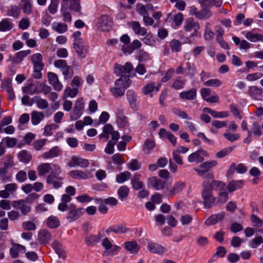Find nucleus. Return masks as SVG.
<instances>
[{"instance_id":"nucleus-46","label":"nucleus","mask_w":263,"mask_h":263,"mask_svg":"<svg viewBox=\"0 0 263 263\" xmlns=\"http://www.w3.org/2000/svg\"><path fill=\"white\" fill-rule=\"evenodd\" d=\"M52 28L59 33H63L67 30V25L63 23L54 22L52 24Z\"/></svg>"},{"instance_id":"nucleus-49","label":"nucleus","mask_w":263,"mask_h":263,"mask_svg":"<svg viewBox=\"0 0 263 263\" xmlns=\"http://www.w3.org/2000/svg\"><path fill=\"white\" fill-rule=\"evenodd\" d=\"M214 35V32L211 29V25L210 23L207 22L205 25V30L204 33V37L205 40H211Z\"/></svg>"},{"instance_id":"nucleus-54","label":"nucleus","mask_w":263,"mask_h":263,"mask_svg":"<svg viewBox=\"0 0 263 263\" xmlns=\"http://www.w3.org/2000/svg\"><path fill=\"white\" fill-rule=\"evenodd\" d=\"M13 24L8 19H4L0 22V31L5 32L10 30L13 28Z\"/></svg>"},{"instance_id":"nucleus-29","label":"nucleus","mask_w":263,"mask_h":263,"mask_svg":"<svg viewBox=\"0 0 263 263\" xmlns=\"http://www.w3.org/2000/svg\"><path fill=\"white\" fill-rule=\"evenodd\" d=\"M45 118L43 112L34 110L31 114V121L33 125H38Z\"/></svg>"},{"instance_id":"nucleus-16","label":"nucleus","mask_w":263,"mask_h":263,"mask_svg":"<svg viewBox=\"0 0 263 263\" xmlns=\"http://www.w3.org/2000/svg\"><path fill=\"white\" fill-rule=\"evenodd\" d=\"M200 92L202 99L209 103H217L219 101V97L217 95L210 96L211 90L208 88H201Z\"/></svg>"},{"instance_id":"nucleus-30","label":"nucleus","mask_w":263,"mask_h":263,"mask_svg":"<svg viewBox=\"0 0 263 263\" xmlns=\"http://www.w3.org/2000/svg\"><path fill=\"white\" fill-rule=\"evenodd\" d=\"M103 130L105 132L107 133H109L111 136V140L112 141H114V142H116L119 140L120 138V134L118 131H115L114 130L113 127L109 124H106L103 127Z\"/></svg>"},{"instance_id":"nucleus-10","label":"nucleus","mask_w":263,"mask_h":263,"mask_svg":"<svg viewBox=\"0 0 263 263\" xmlns=\"http://www.w3.org/2000/svg\"><path fill=\"white\" fill-rule=\"evenodd\" d=\"M184 29L186 31H191L193 30V34L190 36L191 39L193 36L197 35V32L200 29V26L198 22H195L192 18L185 20L184 25Z\"/></svg>"},{"instance_id":"nucleus-53","label":"nucleus","mask_w":263,"mask_h":263,"mask_svg":"<svg viewBox=\"0 0 263 263\" xmlns=\"http://www.w3.org/2000/svg\"><path fill=\"white\" fill-rule=\"evenodd\" d=\"M131 174L128 171H125L123 173H119L116 176V181L119 183H122L125 181L129 179Z\"/></svg>"},{"instance_id":"nucleus-52","label":"nucleus","mask_w":263,"mask_h":263,"mask_svg":"<svg viewBox=\"0 0 263 263\" xmlns=\"http://www.w3.org/2000/svg\"><path fill=\"white\" fill-rule=\"evenodd\" d=\"M208 183L211 186L212 191L214 187L218 189L219 192L224 191L225 189V183L220 180H213L211 182L208 181Z\"/></svg>"},{"instance_id":"nucleus-19","label":"nucleus","mask_w":263,"mask_h":263,"mask_svg":"<svg viewBox=\"0 0 263 263\" xmlns=\"http://www.w3.org/2000/svg\"><path fill=\"white\" fill-rule=\"evenodd\" d=\"M48 79L49 83L52 86L53 89L58 91H60L63 89V86L60 82L58 76L53 72L48 73Z\"/></svg>"},{"instance_id":"nucleus-31","label":"nucleus","mask_w":263,"mask_h":263,"mask_svg":"<svg viewBox=\"0 0 263 263\" xmlns=\"http://www.w3.org/2000/svg\"><path fill=\"white\" fill-rule=\"evenodd\" d=\"M38 239L41 243H47L51 239V234L46 230H40L38 234Z\"/></svg>"},{"instance_id":"nucleus-21","label":"nucleus","mask_w":263,"mask_h":263,"mask_svg":"<svg viewBox=\"0 0 263 263\" xmlns=\"http://www.w3.org/2000/svg\"><path fill=\"white\" fill-rule=\"evenodd\" d=\"M68 174L71 178L74 179H86L91 177L90 173L80 170L71 171L69 172Z\"/></svg>"},{"instance_id":"nucleus-11","label":"nucleus","mask_w":263,"mask_h":263,"mask_svg":"<svg viewBox=\"0 0 263 263\" xmlns=\"http://www.w3.org/2000/svg\"><path fill=\"white\" fill-rule=\"evenodd\" d=\"M89 163L88 160L82 158L78 156H72L68 163L69 167H75L79 166L81 167H87Z\"/></svg>"},{"instance_id":"nucleus-36","label":"nucleus","mask_w":263,"mask_h":263,"mask_svg":"<svg viewBox=\"0 0 263 263\" xmlns=\"http://www.w3.org/2000/svg\"><path fill=\"white\" fill-rule=\"evenodd\" d=\"M60 149L58 146H55L51 148L49 151L45 152L42 157L44 159H48L57 157L60 153Z\"/></svg>"},{"instance_id":"nucleus-15","label":"nucleus","mask_w":263,"mask_h":263,"mask_svg":"<svg viewBox=\"0 0 263 263\" xmlns=\"http://www.w3.org/2000/svg\"><path fill=\"white\" fill-rule=\"evenodd\" d=\"M73 47L78 56L81 58H85L87 54V49L84 45L83 39H78L74 41Z\"/></svg>"},{"instance_id":"nucleus-2","label":"nucleus","mask_w":263,"mask_h":263,"mask_svg":"<svg viewBox=\"0 0 263 263\" xmlns=\"http://www.w3.org/2000/svg\"><path fill=\"white\" fill-rule=\"evenodd\" d=\"M202 203L205 208H210L214 205L215 201V198L212 195V188L208 183V181H204L202 182Z\"/></svg>"},{"instance_id":"nucleus-41","label":"nucleus","mask_w":263,"mask_h":263,"mask_svg":"<svg viewBox=\"0 0 263 263\" xmlns=\"http://www.w3.org/2000/svg\"><path fill=\"white\" fill-rule=\"evenodd\" d=\"M20 6L25 14H30L31 13L32 6L30 0H21Z\"/></svg>"},{"instance_id":"nucleus-63","label":"nucleus","mask_w":263,"mask_h":263,"mask_svg":"<svg viewBox=\"0 0 263 263\" xmlns=\"http://www.w3.org/2000/svg\"><path fill=\"white\" fill-rule=\"evenodd\" d=\"M222 84L221 81L217 79H212L203 82V85L209 87H218Z\"/></svg>"},{"instance_id":"nucleus-24","label":"nucleus","mask_w":263,"mask_h":263,"mask_svg":"<svg viewBox=\"0 0 263 263\" xmlns=\"http://www.w3.org/2000/svg\"><path fill=\"white\" fill-rule=\"evenodd\" d=\"M197 96V90L192 88L187 91H184L179 93L180 98L183 100H194Z\"/></svg>"},{"instance_id":"nucleus-4","label":"nucleus","mask_w":263,"mask_h":263,"mask_svg":"<svg viewBox=\"0 0 263 263\" xmlns=\"http://www.w3.org/2000/svg\"><path fill=\"white\" fill-rule=\"evenodd\" d=\"M102 245L105 249L104 254L106 256H113L120 250V247L116 245H112L107 237L102 240Z\"/></svg>"},{"instance_id":"nucleus-38","label":"nucleus","mask_w":263,"mask_h":263,"mask_svg":"<svg viewBox=\"0 0 263 263\" xmlns=\"http://www.w3.org/2000/svg\"><path fill=\"white\" fill-rule=\"evenodd\" d=\"M243 185V181L242 180H232L228 184L227 189L230 192H232L237 189L242 187Z\"/></svg>"},{"instance_id":"nucleus-56","label":"nucleus","mask_w":263,"mask_h":263,"mask_svg":"<svg viewBox=\"0 0 263 263\" xmlns=\"http://www.w3.org/2000/svg\"><path fill=\"white\" fill-rule=\"evenodd\" d=\"M1 88L6 92L9 91L13 88L12 86V80L9 78H7L2 80Z\"/></svg>"},{"instance_id":"nucleus-14","label":"nucleus","mask_w":263,"mask_h":263,"mask_svg":"<svg viewBox=\"0 0 263 263\" xmlns=\"http://www.w3.org/2000/svg\"><path fill=\"white\" fill-rule=\"evenodd\" d=\"M217 162L215 160L205 161L199 165V168H194V170L200 176H203L204 174L209 172L212 167L215 166Z\"/></svg>"},{"instance_id":"nucleus-42","label":"nucleus","mask_w":263,"mask_h":263,"mask_svg":"<svg viewBox=\"0 0 263 263\" xmlns=\"http://www.w3.org/2000/svg\"><path fill=\"white\" fill-rule=\"evenodd\" d=\"M129 189L126 185H122L119 187L117 191V194L119 199L121 201L125 200L129 194Z\"/></svg>"},{"instance_id":"nucleus-23","label":"nucleus","mask_w":263,"mask_h":263,"mask_svg":"<svg viewBox=\"0 0 263 263\" xmlns=\"http://www.w3.org/2000/svg\"><path fill=\"white\" fill-rule=\"evenodd\" d=\"M248 94L254 99L260 100L262 97L263 89L256 86H251L249 87Z\"/></svg>"},{"instance_id":"nucleus-8","label":"nucleus","mask_w":263,"mask_h":263,"mask_svg":"<svg viewBox=\"0 0 263 263\" xmlns=\"http://www.w3.org/2000/svg\"><path fill=\"white\" fill-rule=\"evenodd\" d=\"M64 178L55 173H51L46 178V182L48 184L52 185L54 189H59L63 185Z\"/></svg>"},{"instance_id":"nucleus-9","label":"nucleus","mask_w":263,"mask_h":263,"mask_svg":"<svg viewBox=\"0 0 263 263\" xmlns=\"http://www.w3.org/2000/svg\"><path fill=\"white\" fill-rule=\"evenodd\" d=\"M147 248L150 252L160 255H162L167 252L165 247L151 240H147Z\"/></svg>"},{"instance_id":"nucleus-39","label":"nucleus","mask_w":263,"mask_h":263,"mask_svg":"<svg viewBox=\"0 0 263 263\" xmlns=\"http://www.w3.org/2000/svg\"><path fill=\"white\" fill-rule=\"evenodd\" d=\"M52 248L56 252L59 257L65 259L66 257L65 251L61 244L58 241H54L52 244Z\"/></svg>"},{"instance_id":"nucleus-58","label":"nucleus","mask_w":263,"mask_h":263,"mask_svg":"<svg viewBox=\"0 0 263 263\" xmlns=\"http://www.w3.org/2000/svg\"><path fill=\"white\" fill-rule=\"evenodd\" d=\"M7 15L17 18L20 15V8L17 6H12L7 11Z\"/></svg>"},{"instance_id":"nucleus-3","label":"nucleus","mask_w":263,"mask_h":263,"mask_svg":"<svg viewBox=\"0 0 263 263\" xmlns=\"http://www.w3.org/2000/svg\"><path fill=\"white\" fill-rule=\"evenodd\" d=\"M85 212V209L77 208L74 204L69 205L66 218L69 222H73L80 217Z\"/></svg>"},{"instance_id":"nucleus-25","label":"nucleus","mask_w":263,"mask_h":263,"mask_svg":"<svg viewBox=\"0 0 263 263\" xmlns=\"http://www.w3.org/2000/svg\"><path fill=\"white\" fill-rule=\"evenodd\" d=\"M134 32L138 35L144 36L147 33V29L141 27L140 23L137 21L132 22L130 24Z\"/></svg>"},{"instance_id":"nucleus-62","label":"nucleus","mask_w":263,"mask_h":263,"mask_svg":"<svg viewBox=\"0 0 263 263\" xmlns=\"http://www.w3.org/2000/svg\"><path fill=\"white\" fill-rule=\"evenodd\" d=\"M182 44L178 40H174L170 42V46L173 52H179L181 50Z\"/></svg>"},{"instance_id":"nucleus-12","label":"nucleus","mask_w":263,"mask_h":263,"mask_svg":"<svg viewBox=\"0 0 263 263\" xmlns=\"http://www.w3.org/2000/svg\"><path fill=\"white\" fill-rule=\"evenodd\" d=\"M31 53L30 50H22L15 53L14 55H9L8 61L14 64H21L28 55Z\"/></svg>"},{"instance_id":"nucleus-27","label":"nucleus","mask_w":263,"mask_h":263,"mask_svg":"<svg viewBox=\"0 0 263 263\" xmlns=\"http://www.w3.org/2000/svg\"><path fill=\"white\" fill-rule=\"evenodd\" d=\"M127 101L132 108H135L137 105V95L132 89L128 90L126 92Z\"/></svg>"},{"instance_id":"nucleus-57","label":"nucleus","mask_w":263,"mask_h":263,"mask_svg":"<svg viewBox=\"0 0 263 263\" xmlns=\"http://www.w3.org/2000/svg\"><path fill=\"white\" fill-rule=\"evenodd\" d=\"M69 9L76 13H80L81 10L80 0H71Z\"/></svg>"},{"instance_id":"nucleus-7","label":"nucleus","mask_w":263,"mask_h":263,"mask_svg":"<svg viewBox=\"0 0 263 263\" xmlns=\"http://www.w3.org/2000/svg\"><path fill=\"white\" fill-rule=\"evenodd\" d=\"M84 108L83 99L80 98L77 99L74 104L72 112L70 114L71 120L75 121L78 119L82 115V111Z\"/></svg>"},{"instance_id":"nucleus-64","label":"nucleus","mask_w":263,"mask_h":263,"mask_svg":"<svg viewBox=\"0 0 263 263\" xmlns=\"http://www.w3.org/2000/svg\"><path fill=\"white\" fill-rule=\"evenodd\" d=\"M127 167L133 171L139 170L141 167V163L137 160L133 159L130 162L127 163Z\"/></svg>"},{"instance_id":"nucleus-18","label":"nucleus","mask_w":263,"mask_h":263,"mask_svg":"<svg viewBox=\"0 0 263 263\" xmlns=\"http://www.w3.org/2000/svg\"><path fill=\"white\" fill-rule=\"evenodd\" d=\"M235 171L239 174H244L247 171V167L243 163L236 165L235 163H232L227 172L228 177L231 178Z\"/></svg>"},{"instance_id":"nucleus-33","label":"nucleus","mask_w":263,"mask_h":263,"mask_svg":"<svg viewBox=\"0 0 263 263\" xmlns=\"http://www.w3.org/2000/svg\"><path fill=\"white\" fill-rule=\"evenodd\" d=\"M32 100L36 105L37 108L40 109H46L49 107V103L48 101L39 96L34 97Z\"/></svg>"},{"instance_id":"nucleus-55","label":"nucleus","mask_w":263,"mask_h":263,"mask_svg":"<svg viewBox=\"0 0 263 263\" xmlns=\"http://www.w3.org/2000/svg\"><path fill=\"white\" fill-rule=\"evenodd\" d=\"M187 160L190 162H196L197 163H199L202 162L204 160V158L200 156L198 151H197V152L190 154L188 156Z\"/></svg>"},{"instance_id":"nucleus-43","label":"nucleus","mask_w":263,"mask_h":263,"mask_svg":"<svg viewBox=\"0 0 263 263\" xmlns=\"http://www.w3.org/2000/svg\"><path fill=\"white\" fill-rule=\"evenodd\" d=\"M247 39L252 42L263 41V35L261 34L254 33L251 31L247 32L245 35Z\"/></svg>"},{"instance_id":"nucleus-13","label":"nucleus","mask_w":263,"mask_h":263,"mask_svg":"<svg viewBox=\"0 0 263 263\" xmlns=\"http://www.w3.org/2000/svg\"><path fill=\"white\" fill-rule=\"evenodd\" d=\"M161 83H156L154 82H150L144 86L142 89V92L144 95H149L151 97H153L152 93L157 92L161 87Z\"/></svg>"},{"instance_id":"nucleus-50","label":"nucleus","mask_w":263,"mask_h":263,"mask_svg":"<svg viewBox=\"0 0 263 263\" xmlns=\"http://www.w3.org/2000/svg\"><path fill=\"white\" fill-rule=\"evenodd\" d=\"M212 16V11L210 9L204 7L202 8V9L199 11V14H198L197 18L199 20H206Z\"/></svg>"},{"instance_id":"nucleus-47","label":"nucleus","mask_w":263,"mask_h":263,"mask_svg":"<svg viewBox=\"0 0 263 263\" xmlns=\"http://www.w3.org/2000/svg\"><path fill=\"white\" fill-rule=\"evenodd\" d=\"M171 19H173L174 21L175 24L179 26H180L183 20V15L181 13H178L175 15H172L170 13L166 18V21H170Z\"/></svg>"},{"instance_id":"nucleus-5","label":"nucleus","mask_w":263,"mask_h":263,"mask_svg":"<svg viewBox=\"0 0 263 263\" xmlns=\"http://www.w3.org/2000/svg\"><path fill=\"white\" fill-rule=\"evenodd\" d=\"M133 69V67L130 63L127 62L123 66L116 64L114 68V72L118 76L129 78L128 74Z\"/></svg>"},{"instance_id":"nucleus-1","label":"nucleus","mask_w":263,"mask_h":263,"mask_svg":"<svg viewBox=\"0 0 263 263\" xmlns=\"http://www.w3.org/2000/svg\"><path fill=\"white\" fill-rule=\"evenodd\" d=\"M131 84V80L127 77H120L115 82V86L110 88L112 96L116 98L124 95L125 90Z\"/></svg>"},{"instance_id":"nucleus-32","label":"nucleus","mask_w":263,"mask_h":263,"mask_svg":"<svg viewBox=\"0 0 263 263\" xmlns=\"http://www.w3.org/2000/svg\"><path fill=\"white\" fill-rule=\"evenodd\" d=\"M148 183L157 190H160L163 189L165 182L161 179H158L156 177H153L148 179Z\"/></svg>"},{"instance_id":"nucleus-51","label":"nucleus","mask_w":263,"mask_h":263,"mask_svg":"<svg viewBox=\"0 0 263 263\" xmlns=\"http://www.w3.org/2000/svg\"><path fill=\"white\" fill-rule=\"evenodd\" d=\"M60 11L64 21L66 22H70L71 21V15L68 10V8L65 5H61Z\"/></svg>"},{"instance_id":"nucleus-40","label":"nucleus","mask_w":263,"mask_h":263,"mask_svg":"<svg viewBox=\"0 0 263 263\" xmlns=\"http://www.w3.org/2000/svg\"><path fill=\"white\" fill-rule=\"evenodd\" d=\"M60 221L59 218L55 216H50L46 220L47 226L51 229H55L59 227Z\"/></svg>"},{"instance_id":"nucleus-37","label":"nucleus","mask_w":263,"mask_h":263,"mask_svg":"<svg viewBox=\"0 0 263 263\" xmlns=\"http://www.w3.org/2000/svg\"><path fill=\"white\" fill-rule=\"evenodd\" d=\"M100 239V234L97 235H89L85 237V242L88 246H93L98 243Z\"/></svg>"},{"instance_id":"nucleus-48","label":"nucleus","mask_w":263,"mask_h":263,"mask_svg":"<svg viewBox=\"0 0 263 263\" xmlns=\"http://www.w3.org/2000/svg\"><path fill=\"white\" fill-rule=\"evenodd\" d=\"M17 157L19 160L24 163H28L29 162L32 157L30 153H28V151L25 150H23L21 151L18 154Z\"/></svg>"},{"instance_id":"nucleus-45","label":"nucleus","mask_w":263,"mask_h":263,"mask_svg":"<svg viewBox=\"0 0 263 263\" xmlns=\"http://www.w3.org/2000/svg\"><path fill=\"white\" fill-rule=\"evenodd\" d=\"M78 92V89L76 87L71 88L70 87H67L64 90V93L63 96V99L65 100L68 97L74 98L75 97Z\"/></svg>"},{"instance_id":"nucleus-60","label":"nucleus","mask_w":263,"mask_h":263,"mask_svg":"<svg viewBox=\"0 0 263 263\" xmlns=\"http://www.w3.org/2000/svg\"><path fill=\"white\" fill-rule=\"evenodd\" d=\"M235 148V146H230L227 147V148L222 149L221 151H219L216 154V156L218 158H222L224 157L229 154L231 152H232Z\"/></svg>"},{"instance_id":"nucleus-44","label":"nucleus","mask_w":263,"mask_h":263,"mask_svg":"<svg viewBox=\"0 0 263 263\" xmlns=\"http://www.w3.org/2000/svg\"><path fill=\"white\" fill-rule=\"evenodd\" d=\"M141 176L140 174H136L134 175L131 180V183L134 189L138 190L142 188L143 183L140 181Z\"/></svg>"},{"instance_id":"nucleus-61","label":"nucleus","mask_w":263,"mask_h":263,"mask_svg":"<svg viewBox=\"0 0 263 263\" xmlns=\"http://www.w3.org/2000/svg\"><path fill=\"white\" fill-rule=\"evenodd\" d=\"M59 4V0H50V4L48 7V10L51 14L57 13Z\"/></svg>"},{"instance_id":"nucleus-28","label":"nucleus","mask_w":263,"mask_h":263,"mask_svg":"<svg viewBox=\"0 0 263 263\" xmlns=\"http://www.w3.org/2000/svg\"><path fill=\"white\" fill-rule=\"evenodd\" d=\"M43 57L41 54L37 53L32 55L31 61L33 64V68L43 69L44 64L42 61Z\"/></svg>"},{"instance_id":"nucleus-22","label":"nucleus","mask_w":263,"mask_h":263,"mask_svg":"<svg viewBox=\"0 0 263 263\" xmlns=\"http://www.w3.org/2000/svg\"><path fill=\"white\" fill-rule=\"evenodd\" d=\"M224 216L225 214L223 212L212 215L205 220L204 223L207 226L214 225L223 219Z\"/></svg>"},{"instance_id":"nucleus-59","label":"nucleus","mask_w":263,"mask_h":263,"mask_svg":"<svg viewBox=\"0 0 263 263\" xmlns=\"http://www.w3.org/2000/svg\"><path fill=\"white\" fill-rule=\"evenodd\" d=\"M226 250L223 247H219L217 249L216 252L213 255L212 258L209 260L210 262L214 261L216 260V257H222L225 256L226 254Z\"/></svg>"},{"instance_id":"nucleus-35","label":"nucleus","mask_w":263,"mask_h":263,"mask_svg":"<svg viewBox=\"0 0 263 263\" xmlns=\"http://www.w3.org/2000/svg\"><path fill=\"white\" fill-rule=\"evenodd\" d=\"M25 251V247L17 243L14 244L13 247L10 249V255L14 258H17L20 253H24Z\"/></svg>"},{"instance_id":"nucleus-26","label":"nucleus","mask_w":263,"mask_h":263,"mask_svg":"<svg viewBox=\"0 0 263 263\" xmlns=\"http://www.w3.org/2000/svg\"><path fill=\"white\" fill-rule=\"evenodd\" d=\"M52 170V163H43L37 167V171L39 176H44Z\"/></svg>"},{"instance_id":"nucleus-6","label":"nucleus","mask_w":263,"mask_h":263,"mask_svg":"<svg viewBox=\"0 0 263 263\" xmlns=\"http://www.w3.org/2000/svg\"><path fill=\"white\" fill-rule=\"evenodd\" d=\"M113 25L111 19L107 15L100 17L97 22L98 29L102 31H108L112 28Z\"/></svg>"},{"instance_id":"nucleus-17","label":"nucleus","mask_w":263,"mask_h":263,"mask_svg":"<svg viewBox=\"0 0 263 263\" xmlns=\"http://www.w3.org/2000/svg\"><path fill=\"white\" fill-rule=\"evenodd\" d=\"M17 189V185L15 183L6 184L5 190L0 191V197L3 198H8L10 195H13Z\"/></svg>"},{"instance_id":"nucleus-20","label":"nucleus","mask_w":263,"mask_h":263,"mask_svg":"<svg viewBox=\"0 0 263 263\" xmlns=\"http://www.w3.org/2000/svg\"><path fill=\"white\" fill-rule=\"evenodd\" d=\"M185 183L182 181L175 182L173 186L167 191L168 196H174L177 194L181 192L185 187Z\"/></svg>"},{"instance_id":"nucleus-34","label":"nucleus","mask_w":263,"mask_h":263,"mask_svg":"<svg viewBox=\"0 0 263 263\" xmlns=\"http://www.w3.org/2000/svg\"><path fill=\"white\" fill-rule=\"evenodd\" d=\"M124 247L127 251L133 254H137L140 250V246L135 241L125 242Z\"/></svg>"}]
</instances>
